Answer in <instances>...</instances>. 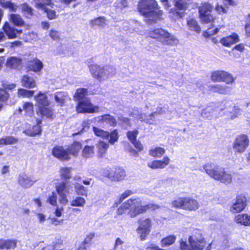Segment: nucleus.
I'll use <instances>...</instances> for the list:
<instances>
[{
	"mask_svg": "<svg viewBox=\"0 0 250 250\" xmlns=\"http://www.w3.org/2000/svg\"><path fill=\"white\" fill-rule=\"evenodd\" d=\"M97 122L100 124L105 123L109 126L115 127L117 125L115 118L109 114H105L97 117Z\"/></svg>",
	"mask_w": 250,
	"mask_h": 250,
	"instance_id": "nucleus-23",
	"label": "nucleus"
},
{
	"mask_svg": "<svg viewBox=\"0 0 250 250\" xmlns=\"http://www.w3.org/2000/svg\"><path fill=\"white\" fill-rule=\"evenodd\" d=\"M159 208L158 205L152 203L142 205V201L139 198H131L121 204L118 208L116 213L118 216L128 215L132 218L145 213L148 210L154 211Z\"/></svg>",
	"mask_w": 250,
	"mask_h": 250,
	"instance_id": "nucleus-1",
	"label": "nucleus"
},
{
	"mask_svg": "<svg viewBox=\"0 0 250 250\" xmlns=\"http://www.w3.org/2000/svg\"><path fill=\"white\" fill-rule=\"evenodd\" d=\"M43 11L46 13L47 17L49 20H53L57 17L56 12L55 10L49 9L45 7V8L42 9Z\"/></svg>",
	"mask_w": 250,
	"mask_h": 250,
	"instance_id": "nucleus-55",
	"label": "nucleus"
},
{
	"mask_svg": "<svg viewBox=\"0 0 250 250\" xmlns=\"http://www.w3.org/2000/svg\"><path fill=\"white\" fill-rule=\"evenodd\" d=\"M134 146V147L136 148V149L138 150L139 152H141L143 150L144 147L142 145L141 142L139 140H136L132 143H131Z\"/></svg>",
	"mask_w": 250,
	"mask_h": 250,
	"instance_id": "nucleus-63",
	"label": "nucleus"
},
{
	"mask_svg": "<svg viewBox=\"0 0 250 250\" xmlns=\"http://www.w3.org/2000/svg\"><path fill=\"white\" fill-rule=\"evenodd\" d=\"M223 5L228 9L229 6H234L237 5V2L235 0H221Z\"/></svg>",
	"mask_w": 250,
	"mask_h": 250,
	"instance_id": "nucleus-62",
	"label": "nucleus"
},
{
	"mask_svg": "<svg viewBox=\"0 0 250 250\" xmlns=\"http://www.w3.org/2000/svg\"><path fill=\"white\" fill-rule=\"evenodd\" d=\"M210 79L213 82H224L227 84L234 82L235 79L233 75L224 70H215L211 72Z\"/></svg>",
	"mask_w": 250,
	"mask_h": 250,
	"instance_id": "nucleus-11",
	"label": "nucleus"
},
{
	"mask_svg": "<svg viewBox=\"0 0 250 250\" xmlns=\"http://www.w3.org/2000/svg\"><path fill=\"white\" fill-rule=\"evenodd\" d=\"M214 9L219 14H226L228 11V9L224 5L218 3L216 4Z\"/></svg>",
	"mask_w": 250,
	"mask_h": 250,
	"instance_id": "nucleus-59",
	"label": "nucleus"
},
{
	"mask_svg": "<svg viewBox=\"0 0 250 250\" xmlns=\"http://www.w3.org/2000/svg\"><path fill=\"white\" fill-rule=\"evenodd\" d=\"M190 0H173L174 7L171 8L169 13L173 16L182 18L189 6Z\"/></svg>",
	"mask_w": 250,
	"mask_h": 250,
	"instance_id": "nucleus-12",
	"label": "nucleus"
},
{
	"mask_svg": "<svg viewBox=\"0 0 250 250\" xmlns=\"http://www.w3.org/2000/svg\"><path fill=\"white\" fill-rule=\"evenodd\" d=\"M67 148L62 146H55L52 149V155L62 161H68L71 159Z\"/></svg>",
	"mask_w": 250,
	"mask_h": 250,
	"instance_id": "nucleus-16",
	"label": "nucleus"
},
{
	"mask_svg": "<svg viewBox=\"0 0 250 250\" xmlns=\"http://www.w3.org/2000/svg\"><path fill=\"white\" fill-rule=\"evenodd\" d=\"M250 141L247 135L240 134L238 135L233 144V148L235 153H242L245 151L249 145Z\"/></svg>",
	"mask_w": 250,
	"mask_h": 250,
	"instance_id": "nucleus-13",
	"label": "nucleus"
},
{
	"mask_svg": "<svg viewBox=\"0 0 250 250\" xmlns=\"http://www.w3.org/2000/svg\"><path fill=\"white\" fill-rule=\"evenodd\" d=\"M179 248L180 250H190V246L182 239L179 241Z\"/></svg>",
	"mask_w": 250,
	"mask_h": 250,
	"instance_id": "nucleus-60",
	"label": "nucleus"
},
{
	"mask_svg": "<svg viewBox=\"0 0 250 250\" xmlns=\"http://www.w3.org/2000/svg\"><path fill=\"white\" fill-rule=\"evenodd\" d=\"M139 226L136 232L141 241L146 240L149 235L152 226V221L150 218L141 217L137 221Z\"/></svg>",
	"mask_w": 250,
	"mask_h": 250,
	"instance_id": "nucleus-8",
	"label": "nucleus"
},
{
	"mask_svg": "<svg viewBox=\"0 0 250 250\" xmlns=\"http://www.w3.org/2000/svg\"><path fill=\"white\" fill-rule=\"evenodd\" d=\"M21 82L22 86L27 88H33L37 86L36 81L27 75L22 76Z\"/></svg>",
	"mask_w": 250,
	"mask_h": 250,
	"instance_id": "nucleus-31",
	"label": "nucleus"
},
{
	"mask_svg": "<svg viewBox=\"0 0 250 250\" xmlns=\"http://www.w3.org/2000/svg\"><path fill=\"white\" fill-rule=\"evenodd\" d=\"M230 87L228 86L222 84H214L210 87V90L213 92L221 95H226L230 91Z\"/></svg>",
	"mask_w": 250,
	"mask_h": 250,
	"instance_id": "nucleus-34",
	"label": "nucleus"
},
{
	"mask_svg": "<svg viewBox=\"0 0 250 250\" xmlns=\"http://www.w3.org/2000/svg\"><path fill=\"white\" fill-rule=\"evenodd\" d=\"M6 66L11 69H20L22 67V60L20 58L11 57L7 60Z\"/></svg>",
	"mask_w": 250,
	"mask_h": 250,
	"instance_id": "nucleus-26",
	"label": "nucleus"
},
{
	"mask_svg": "<svg viewBox=\"0 0 250 250\" xmlns=\"http://www.w3.org/2000/svg\"><path fill=\"white\" fill-rule=\"evenodd\" d=\"M134 193V192L130 189L125 190L119 197V202L121 203L124 200L127 198L128 197L132 195Z\"/></svg>",
	"mask_w": 250,
	"mask_h": 250,
	"instance_id": "nucleus-57",
	"label": "nucleus"
},
{
	"mask_svg": "<svg viewBox=\"0 0 250 250\" xmlns=\"http://www.w3.org/2000/svg\"><path fill=\"white\" fill-rule=\"evenodd\" d=\"M18 183L21 187L27 188L31 187L34 184L35 181L27 175L21 174L18 177Z\"/></svg>",
	"mask_w": 250,
	"mask_h": 250,
	"instance_id": "nucleus-27",
	"label": "nucleus"
},
{
	"mask_svg": "<svg viewBox=\"0 0 250 250\" xmlns=\"http://www.w3.org/2000/svg\"><path fill=\"white\" fill-rule=\"evenodd\" d=\"M10 97L9 92L3 87H0V102L6 103L9 101Z\"/></svg>",
	"mask_w": 250,
	"mask_h": 250,
	"instance_id": "nucleus-50",
	"label": "nucleus"
},
{
	"mask_svg": "<svg viewBox=\"0 0 250 250\" xmlns=\"http://www.w3.org/2000/svg\"><path fill=\"white\" fill-rule=\"evenodd\" d=\"M43 67L42 62L37 58H33L25 62V69L27 72L38 73L42 69Z\"/></svg>",
	"mask_w": 250,
	"mask_h": 250,
	"instance_id": "nucleus-17",
	"label": "nucleus"
},
{
	"mask_svg": "<svg viewBox=\"0 0 250 250\" xmlns=\"http://www.w3.org/2000/svg\"><path fill=\"white\" fill-rule=\"evenodd\" d=\"M37 114L42 118L53 119L55 116L53 109L50 105L40 106L38 108Z\"/></svg>",
	"mask_w": 250,
	"mask_h": 250,
	"instance_id": "nucleus-22",
	"label": "nucleus"
},
{
	"mask_svg": "<svg viewBox=\"0 0 250 250\" xmlns=\"http://www.w3.org/2000/svg\"><path fill=\"white\" fill-rule=\"evenodd\" d=\"M34 90H29L23 88H19L18 90L17 94L18 96L22 97L23 98H31L34 94Z\"/></svg>",
	"mask_w": 250,
	"mask_h": 250,
	"instance_id": "nucleus-49",
	"label": "nucleus"
},
{
	"mask_svg": "<svg viewBox=\"0 0 250 250\" xmlns=\"http://www.w3.org/2000/svg\"><path fill=\"white\" fill-rule=\"evenodd\" d=\"M86 203L85 199L81 196H77L72 200L70 205L72 207H83Z\"/></svg>",
	"mask_w": 250,
	"mask_h": 250,
	"instance_id": "nucleus-48",
	"label": "nucleus"
},
{
	"mask_svg": "<svg viewBox=\"0 0 250 250\" xmlns=\"http://www.w3.org/2000/svg\"><path fill=\"white\" fill-rule=\"evenodd\" d=\"M62 244L63 241L61 239H58L53 242L51 244L43 247L41 250H63V249H60L61 246Z\"/></svg>",
	"mask_w": 250,
	"mask_h": 250,
	"instance_id": "nucleus-38",
	"label": "nucleus"
},
{
	"mask_svg": "<svg viewBox=\"0 0 250 250\" xmlns=\"http://www.w3.org/2000/svg\"><path fill=\"white\" fill-rule=\"evenodd\" d=\"M176 237L174 235H169L163 238L161 241V245L162 247L169 246L174 243Z\"/></svg>",
	"mask_w": 250,
	"mask_h": 250,
	"instance_id": "nucleus-44",
	"label": "nucleus"
},
{
	"mask_svg": "<svg viewBox=\"0 0 250 250\" xmlns=\"http://www.w3.org/2000/svg\"><path fill=\"white\" fill-rule=\"evenodd\" d=\"M76 109L79 113H94L99 112V107L94 105L89 98H84V100L78 102Z\"/></svg>",
	"mask_w": 250,
	"mask_h": 250,
	"instance_id": "nucleus-10",
	"label": "nucleus"
},
{
	"mask_svg": "<svg viewBox=\"0 0 250 250\" xmlns=\"http://www.w3.org/2000/svg\"><path fill=\"white\" fill-rule=\"evenodd\" d=\"M109 143L100 141L96 145L97 148V155L99 157H103L105 156L109 148Z\"/></svg>",
	"mask_w": 250,
	"mask_h": 250,
	"instance_id": "nucleus-32",
	"label": "nucleus"
},
{
	"mask_svg": "<svg viewBox=\"0 0 250 250\" xmlns=\"http://www.w3.org/2000/svg\"><path fill=\"white\" fill-rule=\"evenodd\" d=\"M82 148V145L81 142L78 141H74L69 145L67 147L69 156H77L79 152Z\"/></svg>",
	"mask_w": 250,
	"mask_h": 250,
	"instance_id": "nucleus-29",
	"label": "nucleus"
},
{
	"mask_svg": "<svg viewBox=\"0 0 250 250\" xmlns=\"http://www.w3.org/2000/svg\"><path fill=\"white\" fill-rule=\"evenodd\" d=\"M74 190L76 194L78 195L87 197L88 189L78 183H75L74 185Z\"/></svg>",
	"mask_w": 250,
	"mask_h": 250,
	"instance_id": "nucleus-42",
	"label": "nucleus"
},
{
	"mask_svg": "<svg viewBox=\"0 0 250 250\" xmlns=\"http://www.w3.org/2000/svg\"><path fill=\"white\" fill-rule=\"evenodd\" d=\"M149 155L154 158H161L166 153L164 148L161 147H155L149 150Z\"/></svg>",
	"mask_w": 250,
	"mask_h": 250,
	"instance_id": "nucleus-39",
	"label": "nucleus"
},
{
	"mask_svg": "<svg viewBox=\"0 0 250 250\" xmlns=\"http://www.w3.org/2000/svg\"><path fill=\"white\" fill-rule=\"evenodd\" d=\"M146 35L147 38L155 39L165 45H172L178 42V40L175 36L171 35L167 30L162 28L148 30L146 32Z\"/></svg>",
	"mask_w": 250,
	"mask_h": 250,
	"instance_id": "nucleus-4",
	"label": "nucleus"
},
{
	"mask_svg": "<svg viewBox=\"0 0 250 250\" xmlns=\"http://www.w3.org/2000/svg\"><path fill=\"white\" fill-rule=\"evenodd\" d=\"M24 111V115L25 117H32L34 115V104L32 102H25L23 103L22 108L19 107L14 112V114H21Z\"/></svg>",
	"mask_w": 250,
	"mask_h": 250,
	"instance_id": "nucleus-19",
	"label": "nucleus"
},
{
	"mask_svg": "<svg viewBox=\"0 0 250 250\" xmlns=\"http://www.w3.org/2000/svg\"><path fill=\"white\" fill-rule=\"evenodd\" d=\"M138 134V130L136 129H135L132 131H128L126 132V136L128 140L131 143L137 140V138Z\"/></svg>",
	"mask_w": 250,
	"mask_h": 250,
	"instance_id": "nucleus-53",
	"label": "nucleus"
},
{
	"mask_svg": "<svg viewBox=\"0 0 250 250\" xmlns=\"http://www.w3.org/2000/svg\"><path fill=\"white\" fill-rule=\"evenodd\" d=\"M9 20L14 26L18 27L24 26L25 25L22 17L18 14H11L9 16Z\"/></svg>",
	"mask_w": 250,
	"mask_h": 250,
	"instance_id": "nucleus-33",
	"label": "nucleus"
},
{
	"mask_svg": "<svg viewBox=\"0 0 250 250\" xmlns=\"http://www.w3.org/2000/svg\"><path fill=\"white\" fill-rule=\"evenodd\" d=\"M203 167L205 172L215 180L225 184H229L232 181L231 173L220 165L207 163L203 165Z\"/></svg>",
	"mask_w": 250,
	"mask_h": 250,
	"instance_id": "nucleus-3",
	"label": "nucleus"
},
{
	"mask_svg": "<svg viewBox=\"0 0 250 250\" xmlns=\"http://www.w3.org/2000/svg\"><path fill=\"white\" fill-rule=\"evenodd\" d=\"M94 154V146H85L82 150V156L86 158L92 157Z\"/></svg>",
	"mask_w": 250,
	"mask_h": 250,
	"instance_id": "nucleus-45",
	"label": "nucleus"
},
{
	"mask_svg": "<svg viewBox=\"0 0 250 250\" xmlns=\"http://www.w3.org/2000/svg\"><path fill=\"white\" fill-rule=\"evenodd\" d=\"M214 10L213 6L208 2H204L198 8L199 17L204 23H212L216 17L212 13Z\"/></svg>",
	"mask_w": 250,
	"mask_h": 250,
	"instance_id": "nucleus-7",
	"label": "nucleus"
},
{
	"mask_svg": "<svg viewBox=\"0 0 250 250\" xmlns=\"http://www.w3.org/2000/svg\"><path fill=\"white\" fill-rule=\"evenodd\" d=\"M234 221L245 227L250 226V215L247 213L238 214L235 216Z\"/></svg>",
	"mask_w": 250,
	"mask_h": 250,
	"instance_id": "nucleus-30",
	"label": "nucleus"
},
{
	"mask_svg": "<svg viewBox=\"0 0 250 250\" xmlns=\"http://www.w3.org/2000/svg\"><path fill=\"white\" fill-rule=\"evenodd\" d=\"M88 90L87 88H78L75 94L73 96L74 100L75 101L79 102L81 100H84V98H88L86 97V96L87 95Z\"/></svg>",
	"mask_w": 250,
	"mask_h": 250,
	"instance_id": "nucleus-36",
	"label": "nucleus"
},
{
	"mask_svg": "<svg viewBox=\"0 0 250 250\" xmlns=\"http://www.w3.org/2000/svg\"><path fill=\"white\" fill-rule=\"evenodd\" d=\"M17 242L15 239H4L3 250L15 249L17 247Z\"/></svg>",
	"mask_w": 250,
	"mask_h": 250,
	"instance_id": "nucleus-46",
	"label": "nucleus"
},
{
	"mask_svg": "<svg viewBox=\"0 0 250 250\" xmlns=\"http://www.w3.org/2000/svg\"><path fill=\"white\" fill-rule=\"evenodd\" d=\"M0 5L12 12H16L18 8V6L10 0H0Z\"/></svg>",
	"mask_w": 250,
	"mask_h": 250,
	"instance_id": "nucleus-41",
	"label": "nucleus"
},
{
	"mask_svg": "<svg viewBox=\"0 0 250 250\" xmlns=\"http://www.w3.org/2000/svg\"><path fill=\"white\" fill-rule=\"evenodd\" d=\"M95 233L90 232L87 234L84 238V240L78 246L76 250H88L89 248L92 244V242L95 237Z\"/></svg>",
	"mask_w": 250,
	"mask_h": 250,
	"instance_id": "nucleus-25",
	"label": "nucleus"
},
{
	"mask_svg": "<svg viewBox=\"0 0 250 250\" xmlns=\"http://www.w3.org/2000/svg\"><path fill=\"white\" fill-rule=\"evenodd\" d=\"M35 2V6L38 9H42L47 6L53 8L54 3L52 0H33Z\"/></svg>",
	"mask_w": 250,
	"mask_h": 250,
	"instance_id": "nucleus-40",
	"label": "nucleus"
},
{
	"mask_svg": "<svg viewBox=\"0 0 250 250\" xmlns=\"http://www.w3.org/2000/svg\"><path fill=\"white\" fill-rule=\"evenodd\" d=\"M93 25L104 26L105 24V19L104 17H99L93 21Z\"/></svg>",
	"mask_w": 250,
	"mask_h": 250,
	"instance_id": "nucleus-58",
	"label": "nucleus"
},
{
	"mask_svg": "<svg viewBox=\"0 0 250 250\" xmlns=\"http://www.w3.org/2000/svg\"><path fill=\"white\" fill-rule=\"evenodd\" d=\"M42 121L38 120L37 124L33 125L31 127L27 130V133L30 136H35L40 135L42 132V128L40 125Z\"/></svg>",
	"mask_w": 250,
	"mask_h": 250,
	"instance_id": "nucleus-35",
	"label": "nucleus"
},
{
	"mask_svg": "<svg viewBox=\"0 0 250 250\" xmlns=\"http://www.w3.org/2000/svg\"><path fill=\"white\" fill-rule=\"evenodd\" d=\"M172 208L181 209L188 211H196L200 207L199 202L192 197H180L172 201L171 203Z\"/></svg>",
	"mask_w": 250,
	"mask_h": 250,
	"instance_id": "nucleus-5",
	"label": "nucleus"
},
{
	"mask_svg": "<svg viewBox=\"0 0 250 250\" xmlns=\"http://www.w3.org/2000/svg\"><path fill=\"white\" fill-rule=\"evenodd\" d=\"M38 108L40 106L50 105V102L48 100L46 93L39 91L34 97Z\"/></svg>",
	"mask_w": 250,
	"mask_h": 250,
	"instance_id": "nucleus-28",
	"label": "nucleus"
},
{
	"mask_svg": "<svg viewBox=\"0 0 250 250\" xmlns=\"http://www.w3.org/2000/svg\"><path fill=\"white\" fill-rule=\"evenodd\" d=\"M239 37L235 33L221 39L220 42L224 46L230 47L231 45L238 42Z\"/></svg>",
	"mask_w": 250,
	"mask_h": 250,
	"instance_id": "nucleus-24",
	"label": "nucleus"
},
{
	"mask_svg": "<svg viewBox=\"0 0 250 250\" xmlns=\"http://www.w3.org/2000/svg\"><path fill=\"white\" fill-rule=\"evenodd\" d=\"M248 199L245 194L241 193L236 196L235 202L230 208L231 212L238 213L243 211L248 205Z\"/></svg>",
	"mask_w": 250,
	"mask_h": 250,
	"instance_id": "nucleus-14",
	"label": "nucleus"
},
{
	"mask_svg": "<svg viewBox=\"0 0 250 250\" xmlns=\"http://www.w3.org/2000/svg\"><path fill=\"white\" fill-rule=\"evenodd\" d=\"M170 159L164 156L162 160H154L147 164V166L151 169H163L170 163Z\"/></svg>",
	"mask_w": 250,
	"mask_h": 250,
	"instance_id": "nucleus-20",
	"label": "nucleus"
},
{
	"mask_svg": "<svg viewBox=\"0 0 250 250\" xmlns=\"http://www.w3.org/2000/svg\"><path fill=\"white\" fill-rule=\"evenodd\" d=\"M146 250H166L165 249L160 248L156 244L151 243L149 244L146 248Z\"/></svg>",
	"mask_w": 250,
	"mask_h": 250,
	"instance_id": "nucleus-64",
	"label": "nucleus"
},
{
	"mask_svg": "<svg viewBox=\"0 0 250 250\" xmlns=\"http://www.w3.org/2000/svg\"><path fill=\"white\" fill-rule=\"evenodd\" d=\"M47 202L52 206H57V196L55 192H52L51 195L49 196Z\"/></svg>",
	"mask_w": 250,
	"mask_h": 250,
	"instance_id": "nucleus-56",
	"label": "nucleus"
},
{
	"mask_svg": "<svg viewBox=\"0 0 250 250\" xmlns=\"http://www.w3.org/2000/svg\"><path fill=\"white\" fill-rule=\"evenodd\" d=\"M50 37L54 40H59L60 39V34L56 30L51 29L49 31Z\"/></svg>",
	"mask_w": 250,
	"mask_h": 250,
	"instance_id": "nucleus-61",
	"label": "nucleus"
},
{
	"mask_svg": "<svg viewBox=\"0 0 250 250\" xmlns=\"http://www.w3.org/2000/svg\"><path fill=\"white\" fill-rule=\"evenodd\" d=\"M56 190L59 195L68 192L66 184L64 182H61L57 184L55 187Z\"/></svg>",
	"mask_w": 250,
	"mask_h": 250,
	"instance_id": "nucleus-51",
	"label": "nucleus"
},
{
	"mask_svg": "<svg viewBox=\"0 0 250 250\" xmlns=\"http://www.w3.org/2000/svg\"><path fill=\"white\" fill-rule=\"evenodd\" d=\"M18 139L12 136H7L0 138V147L3 146L11 145L17 143Z\"/></svg>",
	"mask_w": 250,
	"mask_h": 250,
	"instance_id": "nucleus-37",
	"label": "nucleus"
},
{
	"mask_svg": "<svg viewBox=\"0 0 250 250\" xmlns=\"http://www.w3.org/2000/svg\"><path fill=\"white\" fill-rule=\"evenodd\" d=\"M88 68L93 78L101 82L109 78L110 73L108 69L112 67L109 65L94 63L89 65Z\"/></svg>",
	"mask_w": 250,
	"mask_h": 250,
	"instance_id": "nucleus-6",
	"label": "nucleus"
},
{
	"mask_svg": "<svg viewBox=\"0 0 250 250\" xmlns=\"http://www.w3.org/2000/svg\"><path fill=\"white\" fill-rule=\"evenodd\" d=\"M106 176L113 181L119 182L126 177L125 170L121 167H115L106 173Z\"/></svg>",
	"mask_w": 250,
	"mask_h": 250,
	"instance_id": "nucleus-15",
	"label": "nucleus"
},
{
	"mask_svg": "<svg viewBox=\"0 0 250 250\" xmlns=\"http://www.w3.org/2000/svg\"><path fill=\"white\" fill-rule=\"evenodd\" d=\"M55 100L60 106L64 105L65 97L62 92H58L55 95Z\"/></svg>",
	"mask_w": 250,
	"mask_h": 250,
	"instance_id": "nucleus-52",
	"label": "nucleus"
},
{
	"mask_svg": "<svg viewBox=\"0 0 250 250\" xmlns=\"http://www.w3.org/2000/svg\"><path fill=\"white\" fill-rule=\"evenodd\" d=\"M72 168L68 167H62L60 169V177L62 180H69L71 178Z\"/></svg>",
	"mask_w": 250,
	"mask_h": 250,
	"instance_id": "nucleus-43",
	"label": "nucleus"
},
{
	"mask_svg": "<svg viewBox=\"0 0 250 250\" xmlns=\"http://www.w3.org/2000/svg\"><path fill=\"white\" fill-rule=\"evenodd\" d=\"M22 12L32 16L33 14V9L27 3H23L21 5Z\"/></svg>",
	"mask_w": 250,
	"mask_h": 250,
	"instance_id": "nucleus-54",
	"label": "nucleus"
},
{
	"mask_svg": "<svg viewBox=\"0 0 250 250\" xmlns=\"http://www.w3.org/2000/svg\"><path fill=\"white\" fill-rule=\"evenodd\" d=\"M92 130L95 136L103 139L108 140V143L111 145H114L119 140V134L117 129H114L109 132L97 127L93 126Z\"/></svg>",
	"mask_w": 250,
	"mask_h": 250,
	"instance_id": "nucleus-9",
	"label": "nucleus"
},
{
	"mask_svg": "<svg viewBox=\"0 0 250 250\" xmlns=\"http://www.w3.org/2000/svg\"><path fill=\"white\" fill-rule=\"evenodd\" d=\"M137 10L145 17L144 21L151 25L163 20V11L156 0H139Z\"/></svg>",
	"mask_w": 250,
	"mask_h": 250,
	"instance_id": "nucleus-2",
	"label": "nucleus"
},
{
	"mask_svg": "<svg viewBox=\"0 0 250 250\" xmlns=\"http://www.w3.org/2000/svg\"><path fill=\"white\" fill-rule=\"evenodd\" d=\"M2 31H0V42L5 40V34L8 39H13L16 38L18 36L16 34V28L11 26L9 23L6 21L2 26Z\"/></svg>",
	"mask_w": 250,
	"mask_h": 250,
	"instance_id": "nucleus-18",
	"label": "nucleus"
},
{
	"mask_svg": "<svg viewBox=\"0 0 250 250\" xmlns=\"http://www.w3.org/2000/svg\"><path fill=\"white\" fill-rule=\"evenodd\" d=\"M187 24L190 30L194 31L197 33L200 32V27L194 19L190 18L188 19L187 20Z\"/></svg>",
	"mask_w": 250,
	"mask_h": 250,
	"instance_id": "nucleus-47",
	"label": "nucleus"
},
{
	"mask_svg": "<svg viewBox=\"0 0 250 250\" xmlns=\"http://www.w3.org/2000/svg\"><path fill=\"white\" fill-rule=\"evenodd\" d=\"M188 241L190 246V250H203L206 242L204 238L194 240L192 236H189Z\"/></svg>",
	"mask_w": 250,
	"mask_h": 250,
	"instance_id": "nucleus-21",
	"label": "nucleus"
}]
</instances>
